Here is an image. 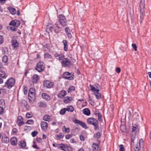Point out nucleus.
<instances>
[{
	"label": "nucleus",
	"instance_id": "nucleus-31",
	"mask_svg": "<svg viewBox=\"0 0 151 151\" xmlns=\"http://www.w3.org/2000/svg\"><path fill=\"white\" fill-rule=\"evenodd\" d=\"M2 140L3 142L7 143L9 141V139L8 137H3L2 138Z\"/></svg>",
	"mask_w": 151,
	"mask_h": 151
},
{
	"label": "nucleus",
	"instance_id": "nucleus-17",
	"mask_svg": "<svg viewBox=\"0 0 151 151\" xmlns=\"http://www.w3.org/2000/svg\"><path fill=\"white\" fill-rule=\"evenodd\" d=\"M42 98L46 101H49L50 99V96L47 94L43 93L42 94Z\"/></svg>",
	"mask_w": 151,
	"mask_h": 151
},
{
	"label": "nucleus",
	"instance_id": "nucleus-35",
	"mask_svg": "<svg viewBox=\"0 0 151 151\" xmlns=\"http://www.w3.org/2000/svg\"><path fill=\"white\" fill-rule=\"evenodd\" d=\"M43 120L45 121H49L51 119V117L48 115H45L43 117Z\"/></svg>",
	"mask_w": 151,
	"mask_h": 151
},
{
	"label": "nucleus",
	"instance_id": "nucleus-54",
	"mask_svg": "<svg viewBox=\"0 0 151 151\" xmlns=\"http://www.w3.org/2000/svg\"><path fill=\"white\" fill-rule=\"evenodd\" d=\"M32 116V114L29 113H27L26 115V117L27 118L31 117Z\"/></svg>",
	"mask_w": 151,
	"mask_h": 151
},
{
	"label": "nucleus",
	"instance_id": "nucleus-63",
	"mask_svg": "<svg viewBox=\"0 0 151 151\" xmlns=\"http://www.w3.org/2000/svg\"><path fill=\"white\" fill-rule=\"evenodd\" d=\"M116 71L117 73H119L121 71L120 68L119 67H117L116 69Z\"/></svg>",
	"mask_w": 151,
	"mask_h": 151
},
{
	"label": "nucleus",
	"instance_id": "nucleus-27",
	"mask_svg": "<svg viewBox=\"0 0 151 151\" xmlns=\"http://www.w3.org/2000/svg\"><path fill=\"white\" fill-rule=\"evenodd\" d=\"M63 43L64 45V49L65 51H67L68 50V45H67V41L65 40L63 41Z\"/></svg>",
	"mask_w": 151,
	"mask_h": 151
},
{
	"label": "nucleus",
	"instance_id": "nucleus-13",
	"mask_svg": "<svg viewBox=\"0 0 151 151\" xmlns=\"http://www.w3.org/2000/svg\"><path fill=\"white\" fill-rule=\"evenodd\" d=\"M17 123L19 126H20L24 124V123L23 121L22 118L21 116H19L18 117Z\"/></svg>",
	"mask_w": 151,
	"mask_h": 151
},
{
	"label": "nucleus",
	"instance_id": "nucleus-40",
	"mask_svg": "<svg viewBox=\"0 0 151 151\" xmlns=\"http://www.w3.org/2000/svg\"><path fill=\"white\" fill-rule=\"evenodd\" d=\"M101 135V133L100 132H98L96 134H95L94 135V137L97 139H98L100 138Z\"/></svg>",
	"mask_w": 151,
	"mask_h": 151
},
{
	"label": "nucleus",
	"instance_id": "nucleus-62",
	"mask_svg": "<svg viewBox=\"0 0 151 151\" xmlns=\"http://www.w3.org/2000/svg\"><path fill=\"white\" fill-rule=\"evenodd\" d=\"M4 111V108L1 106H0V114H1Z\"/></svg>",
	"mask_w": 151,
	"mask_h": 151
},
{
	"label": "nucleus",
	"instance_id": "nucleus-20",
	"mask_svg": "<svg viewBox=\"0 0 151 151\" xmlns=\"http://www.w3.org/2000/svg\"><path fill=\"white\" fill-rule=\"evenodd\" d=\"M11 144L14 145H16L17 143V139L16 137H13L11 138L10 140Z\"/></svg>",
	"mask_w": 151,
	"mask_h": 151
},
{
	"label": "nucleus",
	"instance_id": "nucleus-3",
	"mask_svg": "<svg viewBox=\"0 0 151 151\" xmlns=\"http://www.w3.org/2000/svg\"><path fill=\"white\" fill-rule=\"evenodd\" d=\"M15 82V80L13 78H10L5 82L4 86L10 89L14 85Z\"/></svg>",
	"mask_w": 151,
	"mask_h": 151
},
{
	"label": "nucleus",
	"instance_id": "nucleus-25",
	"mask_svg": "<svg viewBox=\"0 0 151 151\" xmlns=\"http://www.w3.org/2000/svg\"><path fill=\"white\" fill-rule=\"evenodd\" d=\"M94 114L98 117V119L99 121H102L101 119V115L100 113L98 111H96L94 113Z\"/></svg>",
	"mask_w": 151,
	"mask_h": 151
},
{
	"label": "nucleus",
	"instance_id": "nucleus-10",
	"mask_svg": "<svg viewBox=\"0 0 151 151\" xmlns=\"http://www.w3.org/2000/svg\"><path fill=\"white\" fill-rule=\"evenodd\" d=\"M63 77L64 78L68 80H72L73 78L72 77L70 76V74L68 72H64L63 75Z\"/></svg>",
	"mask_w": 151,
	"mask_h": 151
},
{
	"label": "nucleus",
	"instance_id": "nucleus-18",
	"mask_svg": "<svg viewBox=\"0 0 151 151\" xmlns=\"http://www.w3.org/2000/svg\"><path fill=\"white\" fill-rule=\"evenodd\" d=\"M12 46L14 48H17L18 47L19 44L17 40H12L11 41Z\"/></svg>",
	"mask_w": 151,
	"mask_h": 151
},
{
	"label": "nucleus",
	"instance_id": "nucleus-15",
	"mask_svg": "<svg viewBox=\"0 0 151 151\" xmlns=\"http://www.w3.org/2000/svg\"><path fill=\"white\" fill-rule=\"evenodd\" d=\"M41 126L42 129L44 130H46L48 127L47 123L45 122H42Z\"/></svg>",
	"mask_w": 151,
	"mask_h": 151
},
{
	"label": "nucleus",
	"instance_id": "nucleus-51",
	"mask_svg": "<svg viewBox=\"0 0 151 151\" xmlns=\"http://www.w3.org/2000/svg\"><path fill=\"white\" fill-rule=\"evenodd\" d=\"M34 123V121L32 119H29L28 120L26 123L28 124H32Z\"/></svg>",
	"mask_w": 151,
	"mask_h": 151
},
{
	"label": "nucleus",
	"instance_id": "nucleus-8",
	"mask_svg": "<svg viewBox=\"0 0 151 151\" xmlns=\"http://www.w3.org/2000/svg\"><path fill=\"white\" fill-rule=\"evenodd\" d=\"M44 68L45 66L43 63L42 62H39L37 64L35 69L39 72H41L44 70Z\"/></svg>",
	"mask_w": 151,
	"mask_h": 151
},
{
	"label": "nucleus",
	"instance_id": "nucleus-38",
	"mask_svg": "<svg viewBox=\"0 0 151 151\" xmlns=\"http://www.w3.org/2000/svg\"><path fill=\"white\" fill-rule=\"evenodd\" d=\"M44 57L48 59H52V57L50 54L48 53H45L44 54Z\"/></svg>",
	"mask_w": 151,
	"mask_h": 151
},
{
	"label": "nucleus",
	"instance_id": "nucleus-26",
	"mask_svg": "<svg viewBox=\"0 0 151 151\" xmlns=\"http://www.w3.org/2000/svg\"><path fill=\"white\" fill-rule=\"evenodd\" d=\"M71 99L72 98L71 97L67 96L64 98V101L65 103L67 104L69 103Z\"/></svg>",
	"mask_w": 151,
	"mask_h": 151
},
{
	"label": "nucleus",
	"instance_id": "nucleus-58",
	"mask_svg": "<svg viewBox=\"0 0 151 151\" xmlns=\"http://www.w3.org/2000/svg\"><path fill=\"white\" fill-rule=\"evenodd\" d=\"M132 46L135 51H136L137 50V47L136 45L135 44H132Z\"/></svg>",
	"mask_w": 151,
	"mask_h": 151
},
{
	"label": "nucleus",
	"instance_id": "nucleus-41",
	"mask_svg": "<svg viewBox=\"0 0 151 151\" xmlns=\"http://www.w3.org/2000/svg\"><path fill=\"white\" fill-rule=\"evenodd\" d=\"M64 136V134L63 133H61L59 135H56V137L58 139H60L63 138Z\"/></svg>",
	"mask_w": 151,
	"mask_h": 151
},
{
	"label": "nucleus",
	"instance_id": "nucleus-16",
	"mask_svg": "<svg viewBox=\"0 0 151 151\" xmlns=\"http://www.w3.org/2000/svg\"><path fill=\"white\" fill-rule=\"evenodd\" d=\"M65 31L66 32L68 37L69 38H71L72 37V35L70 32V30L68 27H66L65 28Z\"/></svg>",
	"mask_w": 151,
	"mask_h": 151
},
{
	"label": "nucleus",
	"instance_id": "nucleus-36",
	"mask_svg": "<svg viewBox=\"0 0 151 151\" xmlns=\"http://www.w3.org/2000/svg\"><path fill=\"white\" fill-rule=\"evenodd\" d=\"M66 110L68 112H72L74 111V108L73 106H70L66 109Z\"/></svg>",
	"mask_w": 151,
	"mask_h": 151
},
{
	"label": "nucleus",
	"instance_id": "nucleus-59",
	"mask_svg": "<svg viewBox=\"0 0 151 151\" xmlns=\"http://www.w3.org/2000/svg\"><path fill=\"white\" fill-rule=\"evenodd\" d=\"M32 147L35 148H37L39 149V148L37 147L36 145V143L35 142L33 141V144L32 145Z\"/></svg>",
	"mask_w": 151,
	"mask_h": 151
},
{
	"label": "nucleus",
	"instance_id": "nucleus-22",
	"mask_svg": "<svg viewBox=\"0 0 151 151\" xmlns=\"http://www.w3.org/2000/svg\"><path fill=\"white\" fill-rule=\"evenodd\" d=\"M39 79V77L37 74L34 75L32 77V81L33 83H36Z\"/></svg>",
	"mask_w": 151,
	"mask_h": 151
},
{
	"label": "nucleus",
	"instance_id": "nucleus-11",
	"mask_svg": "<svg viewBox=\"0 0 151 151\" xmlns=\"http://www.w3.org/2000/svg\"><path fill=\"white\" fill-rule=\"evenodd\" d=\"M20 24V22L19 21L15 19L11 21L9 24V25H12L17 27L19 26Z\"/></svg>",
	"mask_w": 151,
	"mask_h": 151
},
{
	"label": "nucleus",
	"instance_id": "nucleus-21",
	"mask_svg": "<svg viewBox=\"0 0 151 151\" xmlns=\"http://www.w3.org/2000/svg\"><path fill=\"white\" fill-rule=\"evenodd\" d=\"M28 99L29 101H32L34 100L35 99V94L28 93Z\"/></svg>",
	"mask_w": 151,
	"mask_h": 151
},
{
	"label": "nucleus",
	"instance_id": "nucleus-7",
	"mask_svg": "<svg viewBox=\"0 0 151 151\" xmlns=\"http://www.w3.org/2000/svg\"><path fill=\"white\" fill-rule=\"evenodd\" d=\"M143 141L142 139H139L138 143L135 145L134 150V151H139V148L141 147H143Z\"/></svg>",
	"mask_w": 151,
	"mask_h": 151
},
{
	"label": "nucleus",
	"instance_id": "nucleus-43",
	"mask_svg": "<svg viewBox=\"0 0 151 151\" xmlns=\"http://www.w3.org/2000/svg\"><path fill=\"white\" fill-rule=\"evenodd\" d=\"M66 109L64 108V109H62L60 111V113L61 115H63L65 113L66 111Z\"/></svg>",
	"mask_w": 151,
	"mask_h": 151
},
{
	"label": "nucleus",
	"instance_id": "nucleus-49",
	"mask_svg": "<svg viewBox=\"0 0 151 151\" xmlns=\"http://www.w3.org/2000/svg\"><path fill=\"white\" fill-rule=\"evenodd\" d=\"M120 127L121 130L122 132H124L126 131V127L125 126L121 125Z\"/></svg>",
	"mask_w": 151,
	"mask_h": 151
},
{
	"label": "nucleus",
	"instance_id": "nucleus-64",
	"mask_svg": "<svg viewBox=\"0 0 151 151\" xmlns=\"http://www.w3.org/2000/svg\"><path fill=\"white\" fill-rule=\"evenodd\" d=\"M80 139L82 141H84L85 140V137L83 135H80Z\"/></svg>",
	"mask_w": 151,
	"mask_h": 151
},
{
	"label": "nucleus",
	"instance_id": "nucleus-46",
	"mask_svg": "<svg viewBox=\"0 0 151 151\" xmlns=\"http://www.w3.org/2000/svg\"><path fill=\"white\" fill-rule=\"evenodd\" d=\"M135 138V135H132L131 137V144L134 145V139Z\"/></svg>",
	"mask_w": 151,
	"mask_h": 151
},
{
	"label": "nucleus",
	"instance_id": "nucleus-42",
	"mask_svg": "<svg viewBox=\"0 0 151 151\" xmlns=\"http://www.w3.org/2000/svg\"><path fill=\"white\" fill-rule=\"evenodd\" d=\"M94 95L97 99H99L101 98V95L99 92H96V93H95Z\"/></svg>",
	"mask_w": 151,
	"mask_h": 151
},
{
	"label": "nucleus",
	"instance_id": "nucleus-23",
	"mask_svg": "<svg viewBox=\"0 0 151 151\" xmlns=\"http://www.w3.org/2000/svg\"><path fill=\"white\" fill-rule=\"evenodd\" d=\"M57 147L60 149L61 150H63L64 151H66V149H65L66 148L65 145L63 144H58Z\"/></svg>",
	"mask_w": 151,
	"mask_h": 151
},
{
	"label": "nucleus",
	"instance_id": "nucleus-33",
	"mask_svg": "<svg viewBox=\"0 0 151 151\" xmlns=\"http://www.w3.org/2000/svg\"><path fill=\"white\" fill-rule=\"evenodd\" d=\"M39 106L41 107H45L47 106V104L45 102L41 101L39 103Z\"/></svg>",
	"mask_w": 151,
	"mask_h": 151
},
{
	"label": "nucleus",
	"instance_id": "nucleus-39",
	"mask_svg": "<svg viewBox=\"0 0 151 151\" xmlns=\"http://www.w3.org/2000/svg\"><path fill=\"white\" fill-rule=\"evenodd\" d=\"M63 132L68 133L69 132L70 129L69 128H66L65 126H64L63 127Z\"/></svg>",
	"mask_w": 151,
	"mask_h": 151
},
{
	"label": "nucleus",
	"instance_id": "nucleus-45",
	"mask_svg": "<svg viewBox=\"0 0 151 151\" xmlns=\"http://www.w3.org/2000/svg\"><path fill=\"white\" fill-rule=\"evenodd\" d=\"M8 60V57L6 56H4L2 58V60L4 63H6L7 62Z\"/></svg>",
	"mask_w": 151,
	"mask_h": 151
},
{
	"label": "nucleus",
	"instance_id": "nucleus-37",
	"mask_svg": "<svg viewBox=\"0 0 151 151\" xmlns=\"http://www.w3.org/2000/svg\"><path fill=\"white\" fill-rule=\"evenodd\" d=\"M35 89L34 88H31L29 90L28 93L32 94H35Z\"/></svg>",
	"mask_w": 151,
	"mask_h": 151
},
{
	"label": "nucleus",
	"instance_id": "nucleus-9",
	"mask_svg": "<svg viewBox=\"0 0 151 151\" xmlns=\"http://www.w3.org/2000/svg\"><path fill=\"white\" fill-rule=\"evenodd\" d=\"M43 86L45 88H51L53 87V83L47 80L44 81Z\"/></svg>",
	"mask_w": 151,
	"mask_h": 151
},
{
	"label": "nucleus",
	"instance_id": "nucleus-1",
	"mask_svg": "<svg viewBox=\"0 0 151 151\" xmlns=\"http://www.w3.org/2000/svg\"><path fill=\"white\" fill-rule=\"evenodd\" d=\"M87 122L88 124H92L94 126L95 130H97L99 129L98 121L95 118H88L87 120Z\"/></svg>",
	"mask_w": 151,
	"mask_h": 151
},
{
	"label": "nucleus",
	"instance_id": "nucleus-30",
	"mask_svg": "<svg viewBox=\"0 0 151 151\" xmlns=\"http://www.w3.org/2000/svg\"><path fill=\"white\" fill-rule=\"evenodd\" d=\"M9 10L12 14H15L16 13V9L14 8L9 7Z\"/></svg>",
	"mask_w": 151,
	"mask_h": 151
},
{
	"label": "nucleus",
	"instance_id": "nucleus-60",
	"mask_svg": "<svg viewBox=\"0 0 151 151\" xmlns=\"http://www.w3.org/2000/svg\"><path fill=\"white\" fill-rule=\"evenodd\" d=\"M4 41V38L3 37L0 35V44H1L3 43Z\"/></svg>",
	"mask_w": 151,
	"mask_h": 151
},
{
	"label": "nucleus",
	"instance_id": "nucleus-14",
	"mask_svg": "<svg viewBox=\"0 0 151 151\" xmlns=\"http://www.w3.org/2000/svg\"><path fill=\"white\" fill-rule=\"evenodd\" d=\"M54 56L56 59L58 60H63V58L65 57L64 55L57 53H56L55 54Z\"/></svg>",
	"mask_w": 151,
	"mask_h": 151
},
{
	"label": "nucleus",
	"instance_id": "nucleus-28",
	"mask_svg": "<svg viewBox=\"0 0 151 151\" xmlns=\"http://www.w3.org/2000/svg\"><path fill=\"white\" fill-rule=\"evenodd\" d=\"M99 147L97 144L95 143L93 144L92 148L93 151H97L98 150Z\"/></svg>",
	"mask_w": 151,
	"mask_h": 151
},
{
	"label": "nucleus",
	"instance_id": "nucleus-6",
	"mask_svg": "<svg viewBox=\"0 0 151 151\" xmlns=\"http://www.w3.org/2000/svg\"><path fill=\"white\" fill-rule=\"evenodd\" d=\"M132 117L133 120L135 122H138L142 119L141 115L139 113L137 112H134L133 115Z\"/></svg>",
	"mask_w": 151,
	"mask_h": 151
},
{
	"label": "nucleus",
	"instance_id": "nucleus-5",
	"mask_svg": "<svg viewBox=\"0 0 151 151\" xmlns=\"http://www.w3.org/2000/svg\"><path fill=\"white\" fill-rule=\"evenodd\" d=\"M61 62L62 65L65 67L70 66L71 63L70 61L68 58H63Z\"/></svg>",
	"mask_w": 151,
	"mask_h": 151
},
{
	"label": "nucleus",
	"instance_id": "nucleus-4",
	"mask_svg": "<svg viewBox=\"0 0 151 151\" xmlns=\"http://www.w3.org/2000/svg\"><path fill=\"white\" fill-rule=\"evenodd\" d=\"M59 22H58V23H59L63 26H65L67 25V20L63 15H60L59 16Z\"/></svg>",
	"mask_w": 151,
	"mask_h": 151
},
{
	"label": "nucleus",
	"instance_id": "nucleus-47",
	"mask_svg": "<svg viewBox=\"0 0 151 151\" xmlns=\"http://www.w3.org/2000/svg\"><path fill=\"white\" fill-rule=\"evenodd\" d=\"M7 29L8 30H12L14 32L15 31H16V28L14 27H11L9 26L7 27Z\"/></svg>",
	"mask_w": 151,
	"mask_h": 151
},
{
	"label": "nucleus",
	"instance_id": "nucleus-24",
	"mask_svg": "<svg viewBox=\"0 0 151 151\" xmlns=\"http://www.w3.org/2000/svg\"><path fill=\"white\" fill-rule=\"evenodd\" d=\"M83 113L87 116H89L90 114V110L88 108H85L83 110Z\"/></svg>",
	"mask_w": 151,
	"mask_h": 151
},
{
	"label": "nucleus",
	"instance_id": "nucleus-61",
	"mask_svg": "<svg viewBox=\"0 0 151 151\" xmlns=\"http://www.w3.org/2000/svg\"><path fill=\"white\" fill-rule=\"evenodd\" d=\"M67 149V150L68 151H72V149L71 147L70 146H67L66 147Z\"/></svg>",
	"mask_w": 151,
	"mask_h": 151
},
{
	"label": "nucleus",
	"instance_id": "nucleus-53",
	"mask_svg": "<svg viewBox=\"0 0 151 151\" xmlns=\"http://www.w3.org/2000/svg\"><path fill=\"white\" fill-rule=\"evenodd\" d=\"M46 29L47 31H49L50 32H52L53 29V28L52 26H50L47 27Z\"/></svg>",
	"mask_w": 151,
	"mask_h": 151
},
{
	"label": "nucleus",
	"instance_id": "nucleus-2",
	"mask_svg": "<svg viewBox=\"0 0 151 151\" xmlns=\"http://www.w3.org/2000/svg\"><path fill=\"white\" fill-rule=\"evenodd\" d=\"M145 0H139V1L140 17L141 19H142L145 14Z\"/></svg>",
	"mask_w": 151,
	"mask_h": 151
},
{
	"label": "nucleus",
	"instance_id": "nucleus-55",
	"mask_svg": "<svg viewBox=\"0 0 151 151\" xmlns=\"http://www.w3.org/2000/svg\"><path fill=\"white\" fill-rule=\"evenodd\" d=\"M38 132L37 131H35L32 133V135L33 137H35L37 134Z\"/></svg>",
	"mask_w": 151,
	"mask_h": 151
},
{
	"label": "nucleus",
	"instance_id": "nucleus-34",
	"mask_svg": "<svg viewBox=\"0 0 151 151\" xmlns=\"http://www.w3.org/2000/svg\"><path fill=\"white\" fill-rule=\"evenodd\" d=\"M56 27H55V32H58L60 30L61 28L58 26V22H57L55 24Z\"/></svg>",
	"mask_w": 151,
	"mask_h": 151
},
{
	"label": "nucleus",
	"instance_id": "nucleus-48",
	"mask_svg": "<svg viewBox=\"0 0 151 151\" xmlns=\"http://www.w3.org/2000/svg\"><path fill=\"white\" fill-rule=\"evenodd\" d=\"M2 51L4 54H7L8 53V49L6 47H4L2 48Z\"/></svg>",
	"mask_w": 151,
	"mask_h": 151
},
{
	"label": "nucleus",
	"instance_id": "nucleus-44",
	"mask_svg": "<svg viewBox=\"0 0 151 151\" xmlns=\"http://www.w3.org/2000/svg\"><path fill=\"white\" fill-rule=\"evenodd\" d=\"M75 88L74 86H70L68 90V93L71 92L72 91L74 90Z\"/></svg>",
	"mask_w": 151,
	"mask_h": 151
},
{
	"label": "nucleus",
	"instance_id": "nucleus-32",
	"mask_svg": "<svg viewBox=\"0 0 151 151\" xmlns=\"http://www.w3.org/2000/svg\"><path fill=\"white\" fill-rule=\"evenodd\" d=\"M7 76L6 75V74L4 71L2 70L0 71V77L5 78Z\"/></svg>",
	"mask_w": 151,
	"mask_h": 151
},
{
	"label": "nucleus",
	"instance_id": "nucleus-50",
	"mask_svg": "<svg viewBox=\"0 0 151 151\" xmlns=\"http://www.w3.org/2000/svg\"><path fill=\"white\" fill-rule=\"evenodd\" d=\"M22 105L24 106H26L27 105V103L26 101L23 100L21 102Z\"/></svg>",
	"mask_w": 151,
	"mask_h": 151
},
{
	"label": "nucleus",
	"instance_id": "nucleus-12",
	"mask_svg": "<svg viewBox=\"0 0 151 151\" xmlns=\"http://www.w3.org/2000/svg\"><path fill=\"white\" fill-rule=\"evenodd\" d=\"M66 91L64 90H61L57 94V96L59 98H63L66 94Z\"/></svg>",
	"mask_w": 151,
	"mask_h": 151
},
{
	"label": "nucleus",
	"instance_id": "nucleus-56",
	"mask_svg": "<svg viewBox=\"0 0 151 151\" xmlns=\"http://www.w3.org/2000/svg\"><path fill=\"white\" fill-rule=\"evenodd\" d=\"M91 88V90L92 91H96V88L95 87H93L92 85L90 84L89 85Z\"/></svg>",
	"mask_w": 151,
	"mask_h": 151
},
{
	"label": "nucleus",
	"instance_id": "nucleus-19",
	"mask_svg": "<svg viewBox=\"0 0 151 151\" xmlns=\"http://www.w3.org/2000/svg\"><path fill=\"white\" fill-rule=\"evenodd\" d=\"M75 122L76 123L79 124L80 125H81L83 127L87 129V126L84 123L81 122L80 121L78 120H76Z\"/></svg>",
	"mask_w": 151,
	"mask_h": 151
},
{
	"label": "nucleus",
	"instance_id": "nucleus-57",
	"mask_svg": "<svg viewBox=\"0 0 151 151\" xmlns=\"http://www.w3.org/2000/svg\"><path fill=\"white\" fill-rule=\"evenodd\" d=\"M5 104L4 100L3 99L0 100V106H4Z\"/></svg>",
	"mask_w": 151,
	"mask_h": 151
},
{
	"label": "nucleus",
	"instance_id": "nucleus-29",
	"mask_svg": "<svg viewBox=\"0 0 151 151\" xmlns=\"http://www.w3.org/2000/svg\"><path fill=\"white\" fill-rule=\"evenodd\" d=\"M19 145L20 147L22 148L25 147L26 145L25 142L23 140L20 141L19 143Z\"/></svg>",
	"mask_w": 151,
	"mask_h": 151
},
{
	"label": "nucleus",
	"instance_id": "nucleus-52",
	"mask_svg": "<svg viewBox=\"0 0 151 151\" xmlns=\"http://www.w3.org/2000/svg\"><path fill=\"white\" fill-rule=\"evenodd\" d=\"M119 151H124V147L123 145L121 144L119 145Z\"/></svg>",
	"mask_w": 151,
	"mask_h": 151
}]
</instances>
